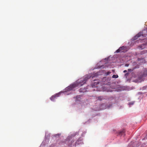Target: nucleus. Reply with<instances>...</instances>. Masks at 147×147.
<instances>
[{"label": "nucleus", "instance_id": "obj_6", "mask_svg": "<svg viewBox=\"0 0 147 147\" xmlns=\"http://www.w3.org/2000/svg\"><path fill=\"white\" fill-rule=\"evenodd\" d=\"M62 92H60L58 93H57L55 94L54 95L52 96L50 98V99L51 100L53 101L54 99L56 98L59 96L62 93Z\"/></svg>", "mask_w": 147, "mask_h": 147}, {"label": "nucleus", "instance_id": "obj_28", "mask_svg": "<svg viewBox=\"0 0 147 147\" xmlns=\"http://www.w3.org/2000/svg\"><path fill=\"white\" fill-rule=\"evenodd\" d=\"M86 132H85L84 133V134H85L86 133Z\"/></svg>", "mask_w": 147, "mask_h": 147}, {"label": "nucleus", "instance_id": "obj_3", "mask_svg": "<svg viewBox=\"0 0 147 147\" xmlns=\"http://www.w3.org/2000/svg\"><path fill=\"white\" fill-rule=\"evenodd\" d=\"M99 82H94L93 84L92 85V88H94L93 89V90L97 91H109L110 90L107 86H102L101 88H98L97 86H95V85L99 84Z\"/></svg>", "mask_w": 147, "mask_h": 147}, {"label": "nucleus", "instance_id": "obj_21", "mask_svg": "<svg viewBox=\"0 0 147 147\" xmlns=\"http://www.w3.org/2000/svg\"><path fill=\"white\" fill-rule=\"evenodd\" d=\"M111 73V72L110 71H108L106 73V75H109Z\"/></svg>", "mask_w": 147, "mask_h": 147}, {"label": "nucleus", "instance_id": "obj_14", "mask_svg": "<svg viewBox=\"0 0 147 147\" xmlns=\"http://www.w3.org/2000/svg\"><path fill=\"white\" fill-rule=\"evenodd\" d=\"M87 88H84L83 89H80L79 90V91L80 92H85L86 91H87V90H86Z\"/></svg>", "mask_w": 147, "mask_h": 147}, {"label": "nucleus", "instance_id": "obj_20", "mask_svg": "<svg viewBox=\"0 0 147 147\" xmlns=\"http://www.w3.org/2000/svg\"><path fill=\"white\" fill-rule=\"evenodd\" d=\"M134 102H135L134 101H132V102H130L128 103V105H129V106H130L131 105H132L134 104Z\"/></svg>", "mask_w": 147, "mask_h": 147}, {"label": "nucleus", "instance_id": "obj_13", "mask_svg": "<svg viewBox=\"0 0 147 147\" xmlns=\"http://www.w3.org/2000/svg\"><path fill=\"white\" fill-rule=\"evenodd\" d=\"M124 48V47L123 46L121 47H120L115 52L116 53H118L120 52Z\"/></svg>", "mask_w": 147, "mask_h": 147}, {"label": "nucleus", "instance_id": "obj_9", "mask_svg": "<svg viewBox=\"0 0 147 147\" xmlns=\"http://www.w3.org/2000/svg\"><path fill=\"white\" fill-rule=\"evenodd\" d=\"M99 64L100 63H98L97 64L96 67V68H105V66L103 65L100 66L99 65Z\"/></svg>", "mask_w": 147, "mask_h": 147}, {"label": "nucleus", "instance_id": "obj_5", "mask_svg": "<svg viewBox=\"0 0 147 147\" xmlns=\"http://www.w3.org/2000/svg\"><path fill=\"white\" fill-rule=\"evenodd\" d=\"M76 144H77V145L83 144L84 143L83 142V139H82L81 138H79L76 141Z\"/></svg>", "mask_w": 147, "mask_h": 147}, {"label": "nucleus", "instance_id": "obj_24", "mask_svg": "<svg viewBox=\"0 0 147 147\" xmlns=\"http://www.w3.org/2000/svg\"><path fill=\"white\" fill-rule=\"evenodd\" d=\"M123 72L124 73H126V72H127V71L126 70H125L123 71Z\"/></svg>", "mask_w": 147, "mask_h": 147}, {"label": "nucleus", "instance_id": "obj_17", "mask_svg": "<svg viewBox=\"0 0 147 147\" xmlns=\"http://www.w3.org/2000/svg\"><path fill=\"white\" fill-rule=\"evenodd\" d=\"M125 88L124 87H120L118 88L117 89V91H121L122 90H125Z\"/></svg>", "mask_w": 147, "mask_h": 147}, {"label": "nucleus", "instance_id": "obj_2", "mask_svg": "<svg viewBox=\"0 0 147 147\" xmlns=\"http://www.w3.org/2000/svg\"><path fill=\"white\" fill-rule=\"evenodd\" d=\"M78 132H76L73 134L71 135V136H68L66 139L63 142H59L57 146L61 147H76L77 145L76 141L75 142L74 141L72 140V139L73 137L78 134Z\"/></svg>", "mask_w": 147, "mask_h": 147}, {"label": "nucleus", "instance_id": "obj_7", "mask_svg": "<svg viewBox=\"0 0 147 147\" xmlns=\"http://www.w3.org/2000/svg\"><path fill=\"white\" fill-rule=\"evenodd\" d=\"M112 106V105H108L107 107H105L104 108H100V109H95L94 110L95 111H99L101 110L102 109H104L106 108L109 109Z\"/></svg>", "mask_w": 147, "mask_h": 147}, {"label": "nucleus", "instance_id": "obj_25", "mask_svg": "<svg viewBox=\"0 0 147 147\" xmlns=\"http://www.w3.org/2000/svg\"><path fill=\"white\" fill-rule=\"evenodd\" d=\"M60 135V134H56L55 135V137H56V136H57V135Z\"/></svg>", "mask_w": 147, "mask_h": 147}, {"label": "nucleus", "instance_id": "obj_4", "mask_svg": "<svg viewBox=\"0 0 147 147\" xmlns=\"http://www.w3.org/2000/svg\"><path fill=\"white\" fill-rule=\"evenodd\" d=\"M143 32H140L138 33L136 36H135L133 38V40H135L137 39L138 37H140L141 36H146L147 35L146 34H144Z\"/></svg>", "mask_w": 147, "mask_h": 147}, {"label": "nucleus", "instance_id": "obj_16", "mask_svg": "<svg viewBox=\"0 0 147 147\" xmlns=\"http://www.w3.org/2000/svg\"><path fill=\"white\" fill-rule=\"evenodd\" d=\"M147 76V70L144 71L142 75L143 77H146Z\"/></svg>", "mask_w": 147, "mask_h": 147}, {"label": "nucleus", "instance_id": "obj_11", "mask_svg": "<svg viewBox=\"0 0 147 147\" xmlns=\"http://www.w3.org/2000/svg\"><path fill=\"white\" fill-rule=\"evenodd\" d=\"M105 97L104 96H100L98 97L97 98V100H99L100 101H101L103 100H104L105 99Z\"/></svg>", "mask_w": 147, "mask_h": 147}, {"label": "nucleus", "instance_id": "obj_12", "mask_svg": "<svg viewBox=\"0 0 147 147\" xmlns=\"http://www.w3.org/2000/svg\"><path fill=\"white\" fill-rule=\"evenodd\" d=\"M101 74L100 72H98L96 73H95L94 74L92 78L94 77L97 76Z\"/></svg>", "mask_w": 147, "mask_h": 147}, {"label": "nucleus", "instance_id": "obj_19", "mask_svg": "<svg viewBox=\"0 0 147 147\" xmlns=\"http://www.w3.org/2000/svg\"><path fill=\"white\" fill-rule=\"evenodd\" d=\"M147 53V51L144 50V51H142L140 53L141 55H142V54H144V53Z\"/></svg>", "mask_w": 147, "mask_h": 147}, {"label": "nucleus", "instance_id": "obj_26", "mask_svg": "<svg viewBox=\"0 0 147 147\" xmlns=\"http://www.w3.org/2000/svg\"><path fill=\"white\" fill-rule=\"evenodd\" d=\"M128 74H129V73H126V74H125V76H126V75H128Z\"/></svg>", "mask_w": 147, "mask_h": 147}, {"label": "nucleus", "instance_id": "obj_15", "mask_svg": "<svg viewBox=\"0 0 147 147\" xmlns=\"http://www.w3.org/2000/svg\"><path fill=\"white\" fill-rule=\"evenodd\" d=\"M81 96L80 95L77 96H76V101H80V99L81 97Z\"/></svg>", "mask_w": 147, "mask_h": 147}, {"label": "nucleus", "instance_id": "obj_10", "mask_svg": "<svg viewBox=\"0 0 147 147\" xmlns=\"http://www.w3.org/2000/svg\"><path fill=\"white\" fill-rule=\"evenodd\" d=\"M145 47V44H142L138 46V48L142 50Z\"/></svg>", "mask_w": 147, "mask_h": 147}, {"label": "nucleus", "instance_id": "obj_27", "mask_svg": "<svg viewBox=\"0 0 147 147\" xmlns=\"http://www.w3.org/2000/svg\"><path fill=\"white\" fill-rule=\"evenodd\" d=\"M126 65L127 66H128V65Z\"/></svg>", "mask_w": 147, "mask_h": 147}, {"label": "nucleus", "instance_id": "obj_22", "mask_svg": "<svg viewBox=\"0 0 147 147\" xmlns=\"http://www.w3.org/2000/svg\"><path fill=\"white\" fill-rule=\"evenodd\" d=\"M128 71L129 72H131V71H132V69H128Z\"/></svg>", "mask_w": 147, "mask_h": 147}, {"label": "nucleus", "instance_id": "obj_1", "mask_svg": "<svg viewBox=\"0 0 147 147\" xmlns=\"http://www.w3.org/2000/svg\"><path fill=\"white\" fill-rule=\"evenodd\" d=\"M91 77L90 74L86 75L85 77L78 80L76 82L73 84L70 85L65 88V91H69L73 90L76 87L82 86L85 84L87 80L90 78Z\"/></svg>", "mask_w": 147, "mask_h": 147}, {"label": "nucleus", "instance_id": "obj_18", "mask_svg": "<svg viewBox=\"0 0 147 147\" xmlns=\"http://www.w3.org/2000/svg\"><path fill=\"white\" fill-rule=\"evenodd\" d=\"M112 77L113 78H116L118 77V76L117 75H113Z\"/></svg>", "mask_w": 147, "mask_h": 147}, {"label": "nucleus", "instance_id": "obj_23", "mask_svg": "<svg viewBox=\"0 0 147 147\" xmlns=\"http://www.w3.org/2000/svg\"><path fill=\"white\" fill-rule=\"evenodd\" d=\"M105 106V104H102V105H101L100 106V107H103L104 106Z\"/></svg>", "mask_w": 147, "mask_h": 147}, {"label": "nucleus", "instance_id": "obj_8", "mask_svg": "<svg viewBox=\"0 0 147 147\" xmlns=\"http://www.w3.org/2000/svg\"><path fill=\"white\" fill-rule=\"evenodd\" d=\"M118 135L120 136H123L125 135V131L124 130H123L122 131H119L118 132Z\"/></svg>", "mask_w": 147, "mask_h": 147}]
</instances>
